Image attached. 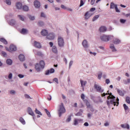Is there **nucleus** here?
Here are the masks:
<instances>
[{
    "label": "nucleus",
    "instance_id": "b1692460",
    "mask_svg": "<svg viewBox=\"0 0 130 130\" xmlns=\"http://www.w3.org/2000/svg\"><path fill=\"white\" fill-rule=\"evenodd\" d=\"M52 51L54 52V53H57V48L55 46H53L52 48Z\"/></svg>",
    "mask_w": 130,
    "mask_h": 130
},
{
    "label": "nucleus",
    "instance_id": "72a5a7b5",
    "mask_svg": "<svg viewBox=\"0 0 130 130\" xmlns=\"http://www.w3.org/2000/svg\"><path fill=\"white\" fill-rule=\"evenodd\" d=\"M19 121H20V122H21L22 124H25L26 123V122H25V120H24L22 117L20 118Z\"/></svg>",
    "mask_w": 130,
    "mask_h": 130
},
{
    "label": "nucleus",
    "instance_id": "39448f33",
    "mask_svg": "<svg viewBox=\"0 0 130 130\" xmlns=\"http://www.w3.org/2000/svg\"><path fill=\"white\" fill-rule=\"evenodd\" d=\"M58 44L60 47H63L64 46V41H63L62 37H58Z\"/></svg>",
    "mask_w": 130,
    "mask_h": 130
},
{
    "label": "nucleus",
    "instance_id": "052dcab7",
    "mask_svg": "<svg viewBox=\"0 0 130 130\" xmlns=\"http://www.w3.org/2000/svg\"><path fill=\"white\" fill-rule=\"evenodd\" d=\"M95 10H96V9L95 8H91L90 9V12H94V11H95Z\"/></svg>",
    "mask_w": 130,
    "mask_h": 130
},
{
    "label": "nucleus",
    "instance_id": "9b49d317",
    "mask_svg": "<svg viewBox=\"0 0 130 130\" xmlns=\"http://www.w3.org/2000/svg\"><path fill=\"white\" fill-rule=\"evenodd\" d=\"M80 121H82V119L75 118L74 120V125H78V124H79V123H80Z\"/></svg>",
    "mask_w": 130,
    "mask_h": 130
},
{
    "label": "nucleus",
    "instance_id": "bf43d9fd",
    "mask_svg": "<svg viewBox=\"0 0 130 130\" xmlns=\"http://www.w3.org/2000/svg\"><path fill=\"white\" fill-rule=\"evenodd\" d=\"M127 83H130V79H127V81H124V83L126 85V84H127Z\"/></svg>",
    "mask_w": 130,
    "mask_h": 130
},
{
    "label": "nucleus",
    "instance_id": "5701e85b",
    "mask_svg": "<svg viewBox=\"0 0 130 130\" xmlns=\"http://www.w3.org/2000/svg\"><path fill=\"white\" fill-rule=\"evenodd\" d=\"M109 95H110V96H108L107 98L108 100H109V99H115V96L112 95V93H109Z\"/></svg>",
    "mask_w": 130,
    "mask_h": 130
},
{
    "label": "nucleus",
    "instance_id": "c756f323",
    "mask_svg": "<svg viewBox=\"0 0 130 130\" xmlns=\"http://www.w3.org/2000/svg\"><path fill=\"white\" fill-rule=\"evenodd\" d=\"M6 62H7V64L11 65V64H12V63H13V61H12V60H11V59H8L6 61Z\"/></svg>",
    "mask_w": 130,
    "mask_h": 130
},
{
    "label": "nucleus",
    "instance_id": "423d86ee",
    "mask_svg": "<svg viewBox=\"0 0 130 130\" xmlns=\"http://www.w3.org/2000/svg\"><path fill=\"white\" fill-rule=\"evenodd\" d=\"M85 104L87 106V108H90V111H91V112H94L95 110L94 109V108H93V106H92V105L90 104V102H89L88 100H85Z\"/></svg>",
    "mask_w": 130,
    "mask_h": 130
},
{
    "label": "nucleus",
    "instance_id": "0e129e2a",
    "mask_svg": "<svg viewBox=\"0 0 130 130\" xmlns=\"http://www.w3.org/2000/svg\"><path fill=\"white\" fill-rule=\"evenodd\" d=\"M49 45H50V47H52V46H53V43L50 42L49 43Z\"/></svg>",
    "mask_w": 130,
    "mask_h": 130
},
{
    "label": "nucleus",
    "instance_id": "bb28decb",
    "mask_svg": "<svg viewBox=\"0 0 130 130\" xmlns=\"http://www.w3.org/2000/svg\"><path fill=\"white\" fill-rule=\"evenodd\" d=\"M85 19H86V20H88V19H89L90 18V17H91V15H90V14H89V12H87L85 14Z\"/></svg>",
    "mask_w": 130,
    "mask_h": 130
},
{
    "label": "nucleus",
    "instance_id": "a18cd8bd",
    "mask_svg": "<svg viewBox=\"0 0 130 130\" xmlns=\"http://www.w3.org/2000/svg\"><path fill=\"white\" fill-rule=\"evenodd\" d=\"M18 17L19 18V19L21 20V21H24V17H22L21 15H18Z\"/></svg>",
    "mask_w": 130,
    "mask_h": 130
},
{
    "label": "nucleus",
    "instance_id": "6e6552de",
    "mask_svg": "<svg viewBox=\"0 0 130 130\" xmlns=\"http://www.w3.org/2000/svg\"><path fill=\"white\" fill-rule=\"evenodd\" d=\"M47 39L49 40H53L54 39V35L53 33L49 34L48 36H47Z\"/></svg>",
    "mask_w": 130,
    "mask_h": 130
},
{
    "label": "nucleus",
    "instance_id": "e2e57ef3",
    "mask_svg": "<svg viewBox=\"0 0 130 130\" xmlns=\"http://www.w3.org/2000/svg\"><path fill=\"white\" fill-rule=\"evenodd\" d=\"M18 77L19 78H20L21 79H22L23 77H24V75H22V74H19L18 75Z\"/></svg>",
    "mask_w": 130,
    "mask_h": 130
},
{
    "label": "nucleus",
    "instance_id": "774afa93",
    "mask_svg": "<svg viewBox=\"0 0 130 130\" xmlns=\"http://www.w3.org/2000/svg\"><path fill=\"white\" fill-rule=\"evenodd\" d=\"M10 93L11 94H15V93H16V91H15V90H11L10 91Z\"/></svg>",
    "mask_w": 130,
    "mask_h": 130
},
{
    "label": "nucleus",
    "instance_id": "7ed1b4c3",
    "mask_svg": "<svg viewBox=\"0 0 130 130\" xmlns=\"http://www.w3.org/2000/svg\"><path fill=\"white\" fill-rule=\"evenodd\" d=\"M66 112V108L63 106V104L61 103V105L59 106V109L58 110L59 116L60 117L62 113Z\"/></svg>",
    "mask_w": 130,
    "mask_h": 130
},
{
    "label": "nucleus",
    "instance_id": "4be33fe9",
    "mask_svg": "<svg viewBox=\"0 0 130 130\" xmlns=\"http://www.w3.org/2000/svg\"><path fill=\"white\" fill-rule=\"evenodd\" d=\"M110 103L113 104L114 106H116V102H115V99H111Z\"/></svg>",
    "mask_w": 130,
    "mask_h": 130
},
{
    "label": "nucleus",
    "instance_id": "4468645a",
    "mask_svg": "<svg viewBox=\"0 0 130 130\" xmlns=\"http://www.w3.org/2000/svg\"><path fill=\"white\" fill-rule=\"evenodd\" d=\"M82 45L85 48H88L89 46L88 45V42L86 40H84L82 42Z\"/></svg>",
    "mask_w": 130,
    "mask_h": 130
},
{
    "label": "nucleus",
    "instance_id": "58836bf2",
    "mask_svg": "<svg viewBox=\"0 0 130 130\" xmlns=\"http://www.w3.org/2000/svg\"><path fill=\"white\" fill-rule=\"evenodd\" d=\"M45 111L46 112V113L47 114L48 116L49 117H50V112H49V111H48V110H47V109H45Z\"/></svg>",
    "mask_w": 130,
    "mask_h": 130
},
{
    "label": "nucleus",
    "instance_id": "ea45409f",
    "mask_svg": "<svg viewBox=\"0 0 130 130\" xmlns=\"http://www.w3.org/2000/svg\"><path fill=\"white\" fill-rule=\"evenodd\" d=\"M35 112L37 114H40V115H42V114H41V112H40L39 110H37V109H36Z\"/></svg>",
    "mask_w": 130,
    "mask_h": 130
},
{
    "label": "nucleus",
    "instance_id": "69168bd1",
    "mask_svg": "<svg viewBox=\"0 0 130 130\" xmlns=\"http://www.w3.org/2000/svg\"><path fill=\"white\" fill-rule=\"evenodd\" d=\"M106 83L107 84H109V83H110V80H109V79H106Z\"/></svg>",
    "mask_w": 130,
    "mask_h": 130
},
{
    "label": "nucleus",
    "instance_id": "e433bc0d",
    "mask_svg": "<svg viewBox=\"0 0 130 130\" xmlns=\"http://www.w3.org/2000/svg\"><path fill=\"white\" fill-rule=\"evenodd\" d=\"M125 101L126 103H128V104H130V98L129 96L126 97Z\"/></svg>",
    "mask_w": 130,
    "mask_h": 130
},
{
    "label": "nucleus",
    "instance_id": "2eb2a0df",
    "mask_svg": "<svg viewBox=\"0 0 130 130\" xmlns=\"http://www.w3.org/2000/svg\"><path fill=\"white\" fill-rule=\"evenodd\" d=\"M53 73H54V70L52 68L49 70H47L46 72V73H45V75H49V74H53Z\"/></svg>",
    "mask_w": 130,
    "mask_h": 130
},
{
    "label": "nucleus",
    "instance_id": "6ab92c4d",
    "mask_svg": "<svg viewBox=\"0 0 130 130\" xmlns=\"http://www.w3.org/2000/svg\"><path fill=\"white\" fill-rule=\"evenodd\" d=\"M16 7L18 10H21V9H22V3L20 2L17 3L16 5Z\"/></svg>",
    "mask_w": 130,
    "mask_h": 130
},
{
    "label": "nucleus",
    "instance_id": "aec40b11",
    "mask_svg": "<svg viewBox=\"0 0 130 130\" xmlns=\"http://www.w3.org/2000/svg\"><path fill=\"white\" fill-rule=\"evenodd\" d=\"M41 34L43 35V36H46V35L48 34V31H47V30L43 29L41 31Z\"/></svg>",
    "mask_w": 130,
    "mask_h": 130
},
{
    "label": "nucleus",
    "instance_id": "f8f14e48",
    "mask_svg": "<svg viewBox=\"0 0 130 130\" xmlns=\"http://www.w3.org/2000/svg\"><path fill=\"white\" fill-rule=\"evenodd\" d=\"M34 46L36 47V48H41V44L38 42L35 41Z\"/></svg>",
    "mask_w": 130,
    "mask_h": 130
},
{
    "label": "nucleus",
    "instance_id": "8fccbe9b",
    "mask_svg": "<svg viewBox=\"0 0 130 130\" xmlns=\"http://www.w3.org/2000/svg\"><path fill=\"white\" fill-rule=\"evenodd\" d=\"M115 9L116 13H120V11L119 10V9H118V8H117V6L115 8Z\"/></svg>",
    "mask_w": 130,
    "mask_h": 130
},
{
    "label": "nucleus",
    "instance_id": "680f3d73",
    "mask_svg": "<svg viewBox=\"0 0 130 130\" xmlns=\"http://www.w3.org/2000/svg\"><path fill=\"white\" fill-rule=\"evenodd\" d=\"M73 61H70V63H69V68H71L72 66H73Z\"/></svg>",
    "mask_w": 130,
    "mask_h": 130
},
{
    "label": "nucleus",
    "instance_id": "4d7b16f0",
    "mask_svg": "<svg viewBox=\"0 0 130 130\" xmlns=\"http://www.w3.org/2000/svg\"><path fill=\"white\" fill-rule=\"evenodd\" d=\"M12 78H13V74H12V73H10L8 76V78L12 79Z\"/></svg>",
    "mask_w": 130,
    "mask_h": 130
},
{
    "label": "nucleus",
    "instance_id": "f3484780",
    "mask_svg": "<svg viewBox=\"0 0 130 130\" xmlns=\"http://www.w3.org/2000/svg\"><path fill=\"white\" fill-rule=\"evenodd\" d=\"M18 58L20 61H24V60H25V56L23 54L19 55Z\"/></svg>",
    "mask_w": 130,
    "mask_h": 130
},
{
    "label": "nucleus",
    "instance_id": "393cba45",
    "mask_svg": "<svg viewBox=\"0 0 130 130\" xmlns=\"http://www.w3.org/2000/svg\"><path fill=\"white\" fill-rule=\"evenodd\" d=\"M80 83H81V87H85V86H86V84H87V81H84L82 80H80Z\"/></svg>",
    "mask_w": 130,
    "mask_h": 130
},
{
    "label": "nucleus",
    "instance_id": "3c124183",
    "mask_svg": "<svg viewBox=\"0 0 130 130\" xmlns=\"http://www.w3.org/2000/svg\"><path fill=\"white\" fill-rule=\"evenodd\" d=\"M37 55H39V56H42V53L40 51H38Z\"/></svg>",
    "mask_w": 130,
    "mask_h": 130
},
{
    "label": "nucleus",
    "instance_id": "603ef678",
    "mask_svg": "<svg viewBox=\"0 0 130 130\" xmlns=\"http://www.w3.org/2000/svg\"><path fill=\"white\" fill-rule=\"evenodd\" d=\"M125 21H126V20H125V19H121L120 20V22L121 23H122V24L125 23Z\"/></svg>",
    "mask_w": 130,
    "mask_h": 130
},
{
    "label": "nucleus",
    "instance_id": "a878e982",
    "mask_svg": "<svg viewBox=\"0 0 130 130\" xmlns=\"http://www.w3.org/2000/svg\"><path fill=\"white\" fill-rule=\"evenodd\" d=\"M110 48H111V49H112V51H113V52L116 51V49H115V47H114V44H111Z\"/></svg>",
    "mask_w": 130,
    "mask_h": 130
},
{
    "label": "nucleus",
    "instance_id": "09e8293b",
    "mask_svg": "<svg viewBox=\"0 0 130 130\" xmlns=\"http://www.w3.org/2000/svg\"><path fill=\"white\" fill-rule=\"evenodd\" d=\"M24 96L25 98H26V99H31V97H30V96L28 94H25Z\"/></svg>",
    "mask_w": 130,
    "mask_h": 130
},
{
    "label": "nucleus",
    "instance_id": "a211bd4d",
    "mask_svg": "<svg viewBox=\"0 0 130 130\" xmlns=\"http://www.w3.org/2000/svg\"><path fill=\"white\" fill-rule=\"evenodd\" d=\"M121 127L122 128H127V129H129V125L128 124H121Z\"/></svg>",
    "mask_w": 130,
    "mask_h": 130
},
{
    "label": "nucleus",
    "instance_id": "de8ad7c7",
    "mask_svg": "<svg viewBox=\"0 0 130 130\" xmlns=\"http://www.w3.org/2000/svg\"><path fill=\"white\" fill-rule=\"evenodd\" d=\"M90 4L93 6L94 4H95V0H88V2H90Z\"/></svg>",
    "mask_w": 130,
    "mask_h": 130
},
{
    "label": "nucleus",
    "instance_id": "4c0bfd02",
    "mask_svg": "<svg viewBox=\"0 0 130 130\" xmlns=\"http://www.w3.org/2000/svg\"><path fill=\"white\" fill-rule=\"evenodd\" d=\"M28 18L29 19L31 20V21H33V20H35V17L34 16H32L30 15H28Z\"/></svg>",
    "mask_w": 130,
    "mask_h": 130
},
{
    "label": "nucleus",
    "instance_id": "6e6d98bb",
    "mask_svg": "<svg viewBox=\"0 0 130 130\" xmlns=\"http://www.w3.org/2000/svg\"><path fill=\"white\" fill-rule=\"evenodd\" d=\"M41 17H43V18H45V14H44V13H43V12L41 13Z\"/></svg>",
    "mask_w": 130,
    "mask_h": 130
},
{
    "label": "nucleus",
    "instance_id": "cd10ccee",
    "mask_svg": "<svg viewBox=\"0 0 130 130\" xmlns=\"http://www.w3.org/2000/svg\"><path fill=\"white\" fill-rule=\"evenodd\" d=\"M72 116H73V114L68 116V117L66 119V122H70L72 120Z\"/></svg>",
    "mask_w": 130,
    "mask_h": 130
},
{
    "label": "nucleus",
    "instance_id": "20e7f679",
    "mask_svg": "<svg viewBox=\"0 0 130 130\" xmlns=\"http://www.w3.org/2000/svg\"><path fill=\"white\" fill-rule=\"evenodd\" d=\"M94 88L96 89L97 92H99V93H103V92H104V89H103L100 85L96 83H94Z\"/></svg>",
    "mask_w": 130,
    "mask_h": 130
},
{
    "label": "nucleus",
    "instance_id": "37998d69",
    "mask_svg": "<svg viewBox=\"0 0 130 130\" xmlns=\"http://www.w3.org/2000/svg\"><path fill=\"white\" fill-rule=\"evenodd\" d=\"M38 25H39V26H43V25H44V23L43 21H40L38 23Z\"/></svg>",
    "mask_w": 130,
    "mask_h": 130
},
{
    "label": "nucleus",
    "instance_id": "dca6fc26",
    "mask_svg": "<svg viewBox=\"0 0 130 130\" xmlns=\"http://www.w3.org/2000/svg\"><path fill=\"white\" fill-rule=\"evenodd\" d=\"M107 30V28H106V27L105 26H101V27H100V29H99V31L100 32H106Z\"/></svg>",
    "mask_w": 130,
    "mask_h": 130
},
{
    "label": "nucleus",
    "instance_id": "79ce46f5",
    "mask_svg": "<svg viewBox=\"0 0 130 130\" xmlns=\"http://www.w3.org/2000/svg\"><path fill=\"white\" fill-rule=\"evenodd\" d=\"M6 3L7 5H8L9 6H11V0H6Z\"/></svg>",
    "mask_w": 130,
    "mask_h": 130
},
{
    "label": "nucleus",
    "instance_id": "9d476101",
    "mask_svg": "<svg viewBox=\"0 0 130 130\" xmlns=\"http://www.w3.org/2000/svg\"><path fill=\"white\" fill-rule=\"evenodd\" d=\"M17 50V47L16 46L11 45L10 46V52H12V51H16Z\"/></svg>",
    "mask_w": 130,
    "mask_h": 130
},
{
    "label": "nucleus",
    "instance_id": "7c9ffc66",
    "mask_svg": "<svg viewBox=\"0 0 130 130\" xmlns=\"http://www.w3.org/2000/svg\"><path fill=\"white\" fill-rule=\"evenodd\" d=\"M120 43V40L116 39L115 40H114V44H119Z\"/></svg>",
    "mask_w": 130,
    "mask_h": 130
},
{
    "label": "nucleus",
    "instance_id": "473e14b6",
    "mask_svg": "<svg viewBox=\"0 0 130 130\" xmlns=\"http://www.w3.org/2000/svg\"><path fill=\"white\" fill-rule=\"evenodd\" d=\"M10 24L12 25H16V21L14 19H12L10 21Z\"/></svg>",
    "mask_w": 130,
    "mask_h": 130
},
{
    "label": "nucleus",
    "instance_id": "13d9d810",
    "mask_svg": "<svg viewBox=\"0 0 130 130\" xmlns=\"http://www.w3.org/2000/svg\"><path fill=\"white\" fill-rule=\"evenodd\" d=\"M53 81H54V82H56L57 84H58V79L56 78H55L53 79Z\"/></svg>",
    "mask_w": 130,
    "mask_h": 130
},
{
    "label": "nucleus",
    "instance_id": "2f4dec72",
    "mask_svg": "<svg viewBox=\"0 0 130 130\" xmlns=\"http://www.w3.org/2000/svg\"><path fill=\"white\" fill-rule=\"evenodd\" d=\"M28 32V30L25 28H22L21 31V34H26Z\"/></svg>",
    "mask_w": 130,
    "mask_h": 130
},
{
    "label": "nucleus",
    "instance_id": "1a4fd4ad",
    "mask_svg": "<svg viewBox=\"0 0 130 130\" xmlns=\"http://www.w3.org/2000/svg\"><path fill=\"white\" fill-rule=\"evenodd\" d=\"M27 112L28 114H29V115H31V116H34L35 115L34 112H33V111H32V109H31L30 107L27 108Z\"/></svg>",
    "mask_w": 130,
    "mask_h": 130
},
{
    "label": "nucleus",
    "instance_id": "c03bdc74",
    "mask_svg": "<svg viewBox=\"0 0 130 130\" xmlns=\"http://www.w3.org/2000/svg\"><path fill=\"white\" fill-rule=\"evenodd\" d=\"M81 98L82 100H83V101H85V94L82 93L81 95Z\"/></svg>",
    "mask_w": 130,
    "mask_h": 130
},
{
    "label": "nucleus",
    "instance_id": "864d4df0",
    "mask_svg": "<svg viewBox=\"0 0 130 130\" xmlns=\"http://www.w3.org/2000/svg\"><path fill=\"white\" fill-rule=\"evenodd\" d=\"M102 77V73H101L98 75V79L100 80L101 79V77Z\"/></svg>",
    "mask_w": 130,
    "mask_h": 130
},
{
    "label": "nucleus",
    "instance_id": "5fc2aeb1",
    "mask_svg": "<svg viewBox=\"0 0 130 130\" xmlns=\"http://www.w3.org/2000/svg\"><path fill=\"white\" fill-rule=\"evenodd\" d=\"M2 54H3V56H7V53L5 51H2Z\"/></svg>",
    "mask_w": 130,
    "mask_h": 130
},
{
    "label": "nucleus",
    "instance_id": "c9c22d12",
    "mask_svg": "<svg viewBox=\"0 0 130 130\" xmlns=\"http://www.w3.org/2000/svg\"><path fill=\"white\" fill-rule=\"evenodd\" d=\"M98 18H99V15L94 16L92 18L93 22H94V21H96V20H97V19H98Z\"/></svg>",
    "mask_w": 130,
    "mask_h": 130
},
{
    "label": "nucleus",
    "instance_id": "f257e3e1",
    "mask_svg": "<svg viewBox=\"0 0 130 130\" xmlns=\"http://www.w3.org/2000/svg\"><path fill=\"white\" fill-rule=\"evenodd\" d=\"M40 65L39 63H37L35 65V69L38 72H40L41 69H44V67H45V62H44V60H41L40 61Z\"/></svg>",
    "mask_w": 130,
    "mask_h": 130
},
{
    "label": "nucleus",
    "instance_id": "338daca9",
    "mask_svg": "<svg viewBox=\"0 0 130 130\" xmlns=\"http://www.w3.org/2000/svg\"><path fill=\"white\" fill-rule=\"evenodd\" d=\"M84 125L85 126H88L89 125V123H88V122H86L84 123Z\"/></svg>",
    "mask_w": 130,
    "mask_h": 130
},
{
    "label": "nucleus",
    "instance_id": "a19ab883",
    "mask_svg": "<svg viewBox=\"0 0 130 130\" xmlns=\"http://www.w3.org/2000/svg\"><path fill=\"white\" fill-rule=\"evenodd\" d=\"M123 107H124V110H128V107H127V106H126V105L125 104H124L123 105Z\"/></svg>",
    "mask_w": 130,
    "mask_h": 130
},
{
    "label": "nucleus",
    "instance_id": "49530a36",
    "mask_svg": "<svg viewBox=\"0 0 130 130\" xmlns=\"http://www.w3.org/2000/svg\"><path fill=\"white\" fill-rule=\"evenodd\" d=\"M84 4H85V3H84V2L83 1V0H81V1H80V7H83V6H84Z\"/></svg>",
    "mask_w": 130,
    "mask_h": 130
},
{
    "label": "nucleus",
    "instance_id": "f704fd0d",
    "mask_svg": "<svg viewBox=\"0 0 130 130\" xmlns=\"http://www.w3.org/2000/svg\"><path fill=\"white\" fill-rule=\"evenodd\" d=\"M23 10L25 12H27V11H29V8L27 6H24L23 7Z\"/></svg>",
    "mask_w": 130,
    "mask_h": 130
},
{
    "label": "nucleus",
    "instance_id": "412c9836",
    "mask_svg": "<svg viewBox=\"0 0 130 130\" xmlns=\"http://www.w3.org/2000/svg\"><path fill=\"white\" fill-rule=\"evenodd\" d=\"M117 7V5L115 4L113 2L111 3L110 9H115Z\"/></svg>",
    "mask_w": 130,
    "mask_h": 130
},
{
    "label": "nucleus",
    "instance_id": "0eeeda50",
    "mask_svg": "<svg viewBox=\"0 0 130 130\" xmlns=\"http://www.w3.org/2000/svg\"><path fill=\"white\" fill-rule=\"evenodd\" d=\"M117 92L118 94H119V96H124V94H125V91L121 90L119 89H117Z\"/></svg>",
    "mask_w": 130,
    "mask_h": 130
},
{
    "label": "nucleus",
    "instance_id": "f03ea898",
    "mask_svg": "<svg viewBox=\"0 0 130 130\" xmlns=\"http://www.w3.org/2000/svg\"><path fill=\"white\" fill-rule=\"evenodd\" d=\"M100 38L102 41L107 42L109 41V40H110V39H112V38H113V36L103 35L101 36Z\"/></svg>",
    "mask_w": 130,
    "mask_h": 130
},
{
    "label": "nucleus",
    "instance_id": "ddd939ff",
    "mask_svg": "<svg viewBox=\"0 0 130 130\" xmlns=\"http://www.w3.org/2000/svg\"><path fill=\"white\" fill-rule=\"evenodd\" d=\"M34 6L37 9L40 8V2H38V1H35Z\"/></svg>",
    "mask_w": 130,
    "mask_h": 130
},
{
    "label": "nucleus",
    "instance_id": "c85d7f7f",
    "mask_svg": "<svg viewBox=\"0 0 130 130\" xmlns=\"http://www.w3.org/2000/svg\"><path fill=\"white\" fill-rule=\"evenodd\" d=\"M0 41L4 44H8V41H7V40L4 38L0 39Z\"/></svg>",
    "mask_w": 130,
    "mask_h": 130
}]
</instances>
